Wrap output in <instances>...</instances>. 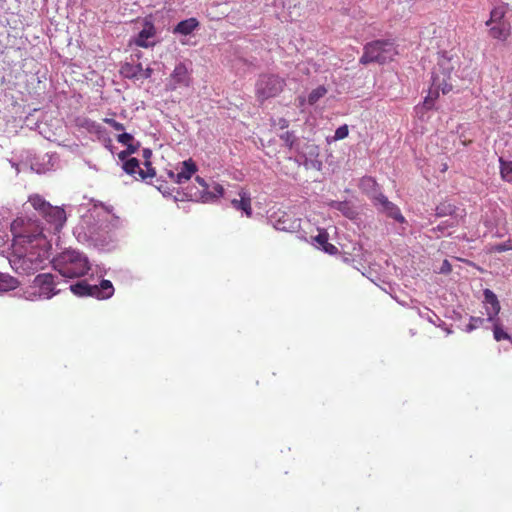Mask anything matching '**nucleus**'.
<instances>
[{"label": "nucleus", "mask_w": 512, "mask_h": 512, "mask_svg": "<svg viewBox=\"0 0 512 512\" xmlns=\"http://www.w3.org/2000/svg\"><path fill=\"white\" fill-rule=\"evenodd\" d=\"M38 244L12 245L9 258L11 267L19 274H33L49 259L51 244L47 238H38Z\"/></svg>", "instance_id": "1"}, {"label": "nucleus", "mask_w": 512, "mask_h": 512, "mask_svg": "<svg viewBox=\"0 0 512 512\" xmlns=\"http://www.w3.org/2000/svg\"><path fill=\"white\" fill-rule=\"evenodd\" d=\"M53 267L63 277L78 278L86 275L90 270L88 259L76 250H65L52 261Z\"/></svg>", "instance_id": "2"}, {"label": "nucleus", "mask_w": 512, "mask_h": 512, "mask_svg": "<svg viewBox=\"0 0 512 512\" xmlns=\"http://www.w3.org/2000/svg\"><path fill=\"white\" fill-rule=\"evenodd\" d=\"M10 230L13 235L12 245H17L18 242H21L22 246L33 243L38 244V238H46L39 222L31 219L16 218L11 223Z\"/></svg>", "instance_id": "3"}, {"label": "nucleus", "mask_w": 512, "mask_h": 512, "mask_svg": "<svg viewBox=\"0 0 512 512\" xmlns=\"http://www.w3.org/2000/svg\"><path fill=\"white\" fill-rule=\"evenodd\" d=\"M395 55H397V49L392 41L375 40L364 46L359 62L363 65L374 62L385 64L392 61Z\"/></svg>", "instance_id": "4"}, {"label": "nucleus", "mask_w": 512, "mask_h": 512, "mask_svg": "<svg viewBox=\"0 0 512 512\" xmlns=\"http://www.w3.org/2000/svg\"><path fill=\"white\" fill-rule=\"evenodd\" d=\"M286 86L284 78L276 74H261L255 84V96L261 104L270 98L277 97Z\"/></svg>", "instance_id": "5"}, {"label": "nucleus", "mask_w": 512, "mask_h": 512, "mask_svg": "<svg viewBox=\"0 0 512 512\" xmlns=\"http://www.w3.org/2000/svg\"><path fill=\"white\" fill-rule=\"evenodd\" d=\"M195 181L198 187H191L186 192V196L196 202L212 203L223 197L225 189L217 183L212 182L209 184L200 176H196Z\"/></svg>", "instance_id": "6"}, {"label": "nucleus", "mask_w": 512, "mask_h": 512, "mask_svg": "<svg viewBox=\"0 0 512 512\" xmlns=\"http://www.w3.org/2000/svg\"><path fill=\"white\" fill-rule=\"evenodd\" d=\"M454 70L452 60L444 55L438 57V61L432 72V87L441 89L443 94L449 93L453 85L451 74Z\"/></svg>", "instance_id": "7"}, {"label": "nucleus", "mask_w": 512, "mask_h": 512, "mask_svg": "<svg viewBox=\"0 0 512 512\" xmlns=\"http://www.w3.org/2000/svg\"><path fill=\"white\" fill-rule=\"evenodd\" d=\"M31 288L34 289V295L37 294L39 298L43 299H50L58 293L54 276L50 273L38 274L34 278Z\"/></svg>", "instance_id": "8"}, {"label": "nucleus", "mask_w": 512, "mask_h": 512, "mask_svg": "<svg viewBox=\"0 0 512 512\" xmlns=\"http://www.w3.org/2000/svg\"><path fill=\"white\" fill-rule=\"evenodd\" d=\"M198 171V167L193 159H188L180 162L175 170L168 171L169 178L177 183L183 184L189 181L194 174Z\"/></svg>", "instance_id": "9"}, {"label": "nucleus", "mask_w": 512, "mask_h": 512, "mask_svg": "<svg viewBox=\"0 0 512 512\" xmlns=\"http://www.w3.org/2000/svg\"><path fill=\"white\" fill-rule=\"evenodd\" d=\"M191 82L190 72L184 63H179L175 66L170 80L168 88L170 90H176L178 87H188Z\"/></svg>", "instance_id": "10"}, {"label": "nucleus", "mask_w": 512, "mask_h": 512, "mask_svg": "<svg viewBox=\"0 0 512 512\" xmlns=\"http://www.w3.org/2000/svg\"><path fill=\"white\" fill-rule=\"evenodd\" d=\"M41 216L53 226L55 232H59L66 222L65 210L57 206L51 205Z\"/></svg>", "instance_id": "11"}, {"label": "nucleus", "mask_w": 512, "mask_h": 512, "mask_svg": "<svg viewBox=\"0 0 512 512\" xmlns=\"http://www.w3.org/2000/svg\"><path fill=\"white\" fill-rule=\"evenodd\" d=\"M156 28L152 22L145 21L142 30L134 38L133 42L143 48H148L155 45Z\"/></svg>", "instance_id": "12"}, {"label": "nucleus", "mask_w": 512, "mask_h": 512, "mask_svg": "<svg viewBox=\"0 0 512 512\" xmlns=\"http://www.w3.org/2000/svg\"><path fill=\"white\" fill-rule=\"evenodd\" d=\"M274 227L279 231L294 233L299 231L301 227V219L284 213L276 220Z\"/></svg>", "instance_id": "13"}, {"label": "nucleus", "mask_w": 512, "mask_h": 512, "mask_svg": "<svg viewBox=\"0 0 512 512\" xmlns=\"http://www.w3.org/2000/svg\"><path fill=\"white\" fill-rule=\"evenodd\" d=\"M484 303L486 304L488 320L494 321L495 317L499 314L501 307L497 296L490 289L484 290Z\"/></svg>", "instance_id": "14"}, {"label": "nucleus", "mask_w": 512, "mask_h": 512, "mask_svg": "<svg viewBox=\"0 0 512 512\" xmlns=\"http://www.w3.org/2000/svg\"><path fill=\"white\" fill-rule=\"evenodd\" d=\"M239 197L240 199H233L231 201V204L232 206L236 209V210H242L245 215L247 217H251L252 216V200H251V197H250V194L247 190L245 189H241L239 191Z\"/></svg>", "instance_id": "15"}, {"label": "nucleus", "mask_w": 512, "mask_h": 512, "mask_svg": "<svg viewBox=\"0 0 512 512\" xmlns=\"http://www.w3.org/2000/svg\"><path fill=\"white\" fill-rule=\"evenodd\" d=\"M114 294V287L109 280H102L99 285H92V297L108 299Z\"/></svg>", "instance_id": "16"}, {"label": "nucleus", "mask_w": 512, "mask_h": 512, "mask_svg": "<svg viewBox=\"0 0 512 512\" xmlns=\"http://www.w3.org/2000/svg\"><path fill=\"white\" fill-rule=\"evenodd\" d=\"M377 201L382 205L383 210L387 213V215L398 222H403L404 217L402 216L399 208L390 202L387 197L380 194L378 197H376Z\"/></svg>", "instance_id": "17"}, {"label": "nucleus", "mask_w": 512, "mask_h": 512, "mask_svg": "<svg viewBox=\"0 0 512 512\" xmlns=\"http://www.w3.org/2000/svg\"><path fill=\"white\" fill-rule=\"evenodd\" d=\"M318 248H321L324 252L335 255L338 253V249L333 244L329 243V235L325 230L319 231L318 235L314 238Z\"/></svg>", "instance_id": "18"}, {"label": "nucleus", "mask_w": 512, "mask_h": 512, "mask_svg": "<svg viewBox=\"0 0 512 512\" xmlns=\"http://www.w3.org/2000/svg\"><path fill=\"white\" fill-rule=\"evenodd\" d=\"M441 89H430L428 95L424 98V101L421 105L416 106L417 113H422L424 111H428L434 108L435 102L439 97V91Z\"/></svg>", "instance_id": "19"}, {"label": "nucleus", "mask_w": 512, "mask_h": 512, "mask_svg": "<svg viewBox=\"0 0 512 512\" xmlns=\"http://www.w3.org/2000/svg\"><path fill=\"white\" fill-rule=\"evenodd\" d=\"M143 71V67L140 63L132 64V63H124L120 68V74L128 79L138 78L141 76Z\"/></svg>", "instance_id": "20"}, {"label": "nucleus", "mask_w": 512, "mask_h": 512, "mask_svg": "<svg viewBox=\"0 0 512 512\" xmlns=\"http://www.w3.org/2000/svg\"><path fill=\"white\" fill-rule=\"evenodd\" d=\"M199 25V22L195 18H189L183 21H180L176 27L174 28V33H179L182 35L191 34Z\"/></svg>", "instance_id": "21"}, {"label": "nucleus", "mask_w": 512, "mask_h": 512, "mask_svg": "<svg viewBox=\"0 0 512 512\" xmlns=\"http://www.w3.org/2000/svg\"><path fill=\"white\" fill-rule=\"evenodd\" d=\"M28 202L31 204V206L38 211L40 215H42L51 204L47 202L41 195L39 194H32L28 198Z\"/></svg>", "instance_id": "22"}, {"label": "nucleus", "mask_w": 512, "mask_h": 512, "mask_svg": "<svg viewBox=\"0 0 512 512\" xmlns=\"http://www.w3.org/2000/svg\"><path fill=\"white\" fill-rule=\"evenodd\" d=\"M71 291L77 296H92V285L86 281L77 282L70 286Z\"/></svg>", "instance_id": "23"}, {"label": "nucleus", "mask_w": 512, "mask_h": 512, "mask_svg": "<svg viewBox=\"0 0 512 512\" xmlns=\"http://www.w3.org/2000/svg\"><path fill=\"white\" fill-rule=\"evenodd\" d=\"M490 35L494 39L506 40L510 35V30L508 27H505L504 25L499 23V25L491 27Z\"/></svg>", "instance_id": "24"}, {"label": "nucleus", "mask_w": 512, "mask_h": 512, "mask_svg": "<svg viewBox=\"0 0 512 512\" xmlns=\"http://www.w3.org/2000/svg\"><path fill=\"white\" fill-rule=\"evenodd\" d=\"M122 168L129 175H135V174L139 175V171H141V169H142V168H140L139 160L136 158L127 159L123 163Z\"/></svg>", "instance_id": "25"}, {"label": "nucleus", "mask_w": 512, "mask_h": 512, "mask_svg": "<svg viewBox=\"0 0 512 512\" xmlns=\"http://www.w3.org/2000/svg\"><path fill=\"white\" fill-rule=\"evenodd\" d=\"M505 14H506V10L504 7H502V6L495 7L490 12V18L486 22V25L490 26L492 23L499 24L501 22V20L504 18Z\"/></svg>", "instance_id": "26"}, {"label": "nucleus", "mask_w": 512, "mask_h": 512, "mask_svg": "<svg viewBox=\"0 0 512 512\" xmlns=\"http://www.w3.org/2000/svg\"><path fill=\"white\" fill-rule=\"evenodd\" d=\"M327 93V89L325 86H318L317 88L313 89L310 94L308 95V103L310 105H314L318 102L319 99L324 97Z\"/></svg>", "instance_id": "27"}, {"label": "nucleus", "mask_w": 512, "mask_h": 512, "mask_svg": "<svg viewBox=\"0 0 512 512\" xmlns=\"http://www.w3.org/2000/svg\"><path fill=\"white\" fill-rule=\"evenodd\" d=\"M500 174L505 181L512 180V161H505L500 158Z\"/></svg>", "instance_id": "28"}, {"label": "nucleus", "mask_w": 512, "mask_h": 512, "mask_svg": "<svg viewBox=\"0 0 512 512\" xmlns=\"http://www.w3.org/2000/svg\"><path fill=\"white\" fill-rule=\"evenodd\" d=\"M17 286V281L10 276L0 274V292L14 289Z\"/></svg>", "instance_id": "29"}, {"label": "nucleus", "mask_w": 512, "mask_h": 512, "mask_svg": "<svg viewBox=\"0 0 512 512\" xmlns=\"http://www.w3.org/2000/svg\"><path fill=\"white\" fill-rule=\"evenodd\" d=\"M145 166H146L145 170L141 169V171H139V177L142 180H147V179L153 178L156 175L155 169L151 166V163L148 161L145 162Z\"/></svg>", "instance_id": "30"}, {"label": "nucleus", "mask_w": 512, "mask_h": 512, "mask_svg": "<svg viewBox=\"0 0 512 512\" xmlns=\"http://www.w3.org/2000/svg\"><path fill=\"white\" fill-rule=\"evenodd\" d=\"M493 334L496 341L510 339V335L507 332H505L498 323L494 324Z\"/></svg>", "instance_id": "31"}, {"label": "nucleus", "mask_w": 512, "mask_h": 512, "mask_svg": "<svg viewBox=\"0 0 512 512\" xmlns=\"http://www.w3.org/2000/svg\"><path fill=\"white\" fill-rule=\"evenodd\" d=\"M280 139L285 143V145L291 149L296 142V136L292 131H286L280 135Z\"/></svg>", "instance_id": "32"}, {"label": "nucleus", "mask_w": 512, "mask_h": 512, "mask_svg": "<svg viewBox=\"0 0 512 512\" xmlns=\"http://www.w3.org/2000/svg\"><path fill=\"white\" fill-rule=\"evenodd\" d=\"M348 135H349V128L346 124H344L336 129L333 140L334 141L343 140L346 137H348Z\"/></svg>", "instance_id": "33"}, {"label": "nucleus", "mask_w": 512, "mask_h": 512, "mask_svg": "<svg viewBox=\"0 0 512 512\" xmlns=\"http://www.w3.org/2000/svg\"><path fill=\"white\" fill-rule=\"evenodd\" d=\"M508 250H512V240H507L503 243L496 244L491 247L492 252H505Z\"/></svg>", "instance_id": "34"}, {"label": "nucleus", "mask_w": 512, "mask_h": 512, "mask_svg": "<svg viewBox=\"0 0 512 512\" xmlns=\"http://www.w3.org/2000/svg\"><path fill=\"white\" fill-rule=\"evenodd\" d=\"M454 210V207L450 204H441L437 206L436 208V215L437 216H445L447 214H451Z\"/></svg>", "instance_id": "35"}, {"label": "nucleus", "mask_w": 512, "mask_h": 512, "mask_svg": "<svg viewBox=\"0 0 512 512\" xmlns=\"http://www.w3.org/2000/svg\"><path fill=\"white\" fill-rule=\"evenodd\" d=\"M361 187L364 189V190H367V189H375L377 187V182L374 178L372 177H364L362 180H361Z\"/></svg>", "instance_id": "36"}, {"label": "nucleus", "mask_w": 512, "mask_h": 512, "mask_svg": "<svg viewBox=\"0 0 512 512\" xmlns=\"http://www.w3.org/2000/svg\"><path fill=\"white\" fill-rule=\"evenodd\" d=\"M77 125L84 127L89 131H92L95 128V123L87 118H79L77 120Z\"/></svg>", "instance_id": "37"}, {"label": "nucleus", "mask_w": 512, "mask_h": 512, "mask_svg": "<svg viewBox=\"0 0 512 512\" xmlns=\"http://www.w3.org/2000/svg\"><path fill=\"white\" fill-rule=\"evenodd\" d=\"M104 122L111 126L116 131H123L125 129L124 125L112 118H105Z\"/></svg>", "instance_id": "38"}, {"label": "nucleus", "mask_w": 512, "mask_h": 512, "mask_svg": "<svg viewBox=\"0 0 512 512\" xmlns=\"http://www.w3.org/2000/svg\"><path fill=\"white\" fill-rule=\"evenodd\" d=\"M133 139V136L129 133H122L117 136V141L123 145L131 143Z\"/></svg>", "instance_id": "39"}, {"label": "nucleus", "mask_w": 512, "mask_h": 512, "mask_svg": "<svg viewBox=\"0 0 512 512\" xmlns=\"http://www.w3.org/2000/svg\"><path fill=\"white\" fill-rule=\"evenodd\" d=\"M272 125L278 126L280 129H286L289 126V121L286 118H279L273 120Z\"/></svg>", "instance_id": "40"}, {"label": "nucleus", "mask_w": 512, "mask_h": 512, "mask_svg": "<svg viewBox=\"0 0 512 512\" xmlns=\"http://www.w3.org/2000/svg\"><path fill=\"white\" fill-rule=\"evenodd\" d=\"M451 270H452V266L449 263V261L448 260H444L443 263H442V266L440 267V273L447 274V273H450Z\"/></svg>", "instance_id": "41"}, {"label": "nucleus", "mask_w": 512, "mask_h": 512, "mask_svg": "<svg viewBox=\"0 0 512 512\" xmlns=\"http://www.w3.org/2000/svg\"><path fill=\"white\" fill-rule=\"evenodd\" d=\"M482 322H483V319L472 317L471 322L467 326V331H472L473 329H475L477 327V323H482Z\"/></svg>", "instance_id": "42"}, {"label": "nucleus", "mask_w": 512, "mask_h": 512, "mask_svg": "<svg viewBox=\"0 0 512 512\" xmlns=\"http://www.w3.org/2000/svg\"><path fill=\"white\" fill-rule=\"evenodd\" d=\"M334 207H336V209L344 212L345 214H347L346 212V208H348V203L347 202H334L332 204Z\"/></svg>", "instance_id": "43"}, {"label": "nucleus", "mask_w": 512, "mask_h": 512, "mask_svg": "<svg viewBox=\"0 0 512 512\" xmlns=\"http://www.w3.org/2000/svg\"><path fill=\"white\" fill-rule=\"evenodd\" d=\"M151 74H152V69L146 68V69H143L140 77L147 79V78L151 77Z\"/></svg>", "instance_id": "44"}, {"label": "nucleus", "mask_w": 512, "mask_h": 512, "mask_svg": "<svg viewBox=\"0 0 512 512\" xmlns=\"http://www.w3.org/2000/svg\"><path fill=\"white\" fill-rule=\"evenodd\" d=\"M127 152H129V154H133L136 152L137 148L135 146H133L132 142L127 144Z\"/></svg>", "instance_id": "45"}, {"label": "nucleus", "mask_w": 512, "mask_h": 512, "mask_svg": "<svg viewBox=\"0 0 512 512\" xmlns=\"http://www.w3.org/2000/svg\"><path fill=\"white\" fill-rule=\"evenodd\" d=\"M128 155H130V154H129V152H127V151H121V152L118 154V157H119V159H121V160H125V159L128 157Z\"/></svg>", "instance_id": "46"}, {"label": "nucleus", "mask_w": 512, "mask_h": 512, "mask_svg": "<svg viewBox=\"0 0 512 512\" xmlns=\"http://www.w3.org/2000/svg\"><path fill=\"white\" fill-rule=\"evenodd\" d=\"M151 154L150 150H144V156L148 157Z\"/></svg>", "instance_id": "47"}]
</instances>
